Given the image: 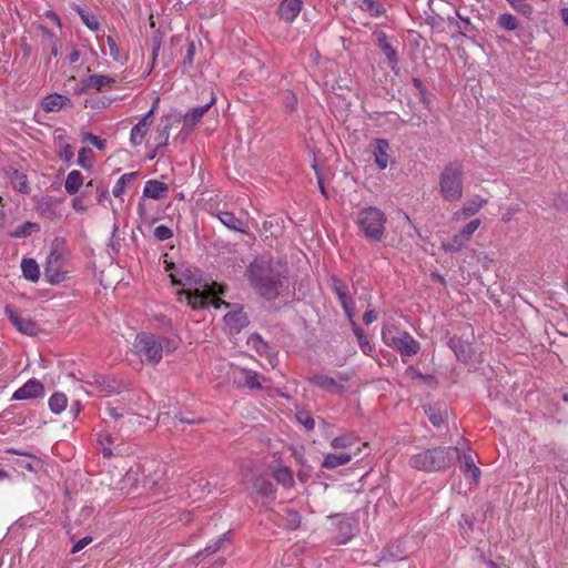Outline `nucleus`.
Masks as SVG:
<instances>
[{
  "label": "nucleus",
  "instance_id": "f257e3e1",
  "mask_svg": "<svg viewBox=\"0 0 568 568\" xmlns=\"http://www.w3.org/2000/svg\"><path fill=\"white\" fill-rule=\"evenodd\" d=\"M197 271L186 268L171 274L172 283L183 286L178 292V300L185 302L192 310H200L209 305L219 308L222 305L229 307L230 304L221 300L224 295V287L215 282L207 283L196 278Z\"/></svg>",
  "mask_w": 568,
  "mask_h": 568
},
{
  "label": "nucleus",
  "instance_id": "f03ea898",
  "mask_svg": "<svg viewBox=\"0 0 568 568\" xmlns=\"http://www.w3.org/2000/svg\"><path fill=\"white\" fill-rule=\"evenodd\" d=\"M247 276L251 285L257 293L268 300L278 295L282 286L281 266L275 264L272 258H256L247 270Z\"/></svg>",
  "mask_w": 568,
  "mask_h": 568
},
{
  "label": "nucleus",
  "instance_id": "7ed1b4c3",
  "mask_svg": "<svg viewBox=\"0 0 568 568\" xmlns=\"http://www.w3.org/2000/svg\"><path fill=\"white\" fill-rule=\"evenodd\" d=\"M179 341L171 337H160L151 333H140L134 341L138 356L151 365H156L164 353H172L178 348Z\"/></svg>",
  "mask_w": 568,
  "mask_h": 568
},
{
  "label": "nucleus",
  "instance_id": "20e7f679",
  "mask_svg": "<svg viewBox=\"0 0 568 568\" xmlns=\"http://www.w3.org/2000/svg\"><path fill=\"white\" fill-rule=\"evenodd\" d=\"M459 457L457 447H435L415 454L409 459V465L423 471H440L450 467Z\"/></svg>",
  "mask_w": 568,
  "mask_h": 568
},
{
  "label": "nucleus",
  "instance_id": "39448f33",
  "mask_svg": "<svg viewBox=\"0 0 568 568\" xmlns=\"http://www.w3.org/2000/svg\"><path fill=\"white\" fill-rule=\"evenodd\" d=\"M68 258L69 251L63 241L55 239L44 264V276L49 283L58 284L65 280L68 273L65 263Z\"/></svg>",
  "mask_w": 568,
  "mask_h": 568
},
{
  "label": "nucleus",
  "instance_id": "423d86ee",
  "mask_svg": "<svg viewBox=\"0 0 568 568\" xmlns=\"http://www.w3.org/2000/svg\"><path fill=\"white\" fill-rule=\"evenodd\" d=\"M355 223L363 234L376 242H379L385 232L386 216L375 206H368L357 212Z\"/></svg>",
  "mask_w": 568,
  "mask_h": 568
},
{
  "label": "nucleus",
  "instance_id": "0eeeda50",
  "mask_svg": "<svg viewBox=\"0 0 568 568\" xmlns=\"http://www.w3.org/2000/svg\"><path fill=\"white\" fill-rule=\"evenodd\" d=\"M463 170L458 163H449L439 175V192L447 202H457L463 196Z\"/></svg>",
  "mask_w": 568,
  "mask_h": 568
},
{
  "label": "nucleus",
  "instance_id": "6e6552de",
  "mask_svg": "<svg viewBox=\"0 0 568 568\" xmlns=\"http://www.w3.org/2000/svg\"><path fill=\"white\" fill-rule=\"evenodd\" d=\"M383 342L399 352L403 357H410L419 352V343L407 332L394 326H386L382 331Z\"/></svg>",
  "mask_w": 568,
  "mask_h": 568
},
{
  "label": "nucleus",
  "instance_id": "1a4fd4ad",
  "mask_svg": "<svg viewBox=\"0 0 568 568\" xmlns=\"http://www.w3.org/2000/svg\"><path fill=\"white\" fill-rule=\"evenodd\" d=\"M369 151L379 170H385L388 165L395 163L390 144L386 139H374L369 144Z\"/></svg>",
  "mask_w": 568,
  "mask_h": 568
},
{
  "label": "nucleus",
  "instance_id": "9d476101",
  "mask_svg": "<svg viewBox=\"0 0 568 568\" xmlns=\"http://www.w3.org/2000/svg\"><path fill=\"white\" fill-rule=\"evenodd\" d=\"M232 378L237 386L251 389H261L263 388V383L266 382V378L257 372L243 367H233Z\"/></svg>",
  "mask_w": 568,
  "mask_h": 568
},
{
  "label": "nucleus",
  "instance_id": "9b49d317",
  "mask_svg": "<svg viewBox=\"0 0 568 568\" xmlns=\"http://www.w3.org/2000/svg\"><path fill=\"white\" fill-rule=\"evenodd\" d=\"M4 313L7 314L10 323L22 334L34 336L39 332L38 324L29 317H23L13 311L10 306H6Z\"/></svg>",
  "mask_w": 568,
  "mask_h": 568
},
{
  "label": "nucleus",
  "instance_id": "f8f14e48",
  "mask_svg": "<svg viewBox=\"0 0 568 568\" xmlns=\"http://www.w3.org/2000/svg\"><path fill=\"white\" fill-rule=\"evenodd\" d=\"M215 215L220 220V222L227 229L240 233L247 232L248 214L246 212H242L241 215L237 216L230 211H219Z\"/></svg>",
  "mask_w": 568,
  "mask_h": 568
},
{
  "label": "nucleus",
  "instance_id": "ddd939ff",
  "mask_svg": "<svg viewBox=\"0 0 568 568\" xmlns=\"http://www.w3.org/2000/svg\"><path fill=\"white\" fill-rule=\"evenodd\" d=\"M361 448H355V452H337L327 453L324 455L321 464L324 469H335L339 466L348 464L354 457L358 456Z\"/></svg>",
  "mask_w": 568,
  "mask_h": 568
},
{
  "label": "nucleus",
  "instance_id": "4468645a",
  "mask_svg": "<svg viewBox=\"0 0 568 568\" xmlns=\"http://www.w3.org/2000/svg\"><path fill=\"white\" fill-rule=\"evenodd\" d=\"M43 395H44L43 384L36 378H31L13 393L12 399L13 400L33 399V398L42 397Z\"/></svg>",
  "mask_w": 568,
  "mask_h": 568
},
{
  "label": "nucleus",
  "instance_id": "2eb2a0df",
  "mask_svg": "<svg viewBox=\"0 0 568 568\" xmlns=\"http://www.w3.org/2000/svg\"><path fill=\"white\" fill-rule=\"evenodd\" d=\"M304 6V0H282L277 8V16L286 23H292L298 17Z\"/></svg>",
  "mask_w": 568,
  "mask_h": 568
},
{
  "label": "nucleus",
  "instance_id": "dca6fc26",
  "mask_svg": "<svg viewBox=\"0 0 568 568\" xmlns=\"http://www.w3.org/2000/svg\"><path fill=\"white\" fill-rule=\"evenodd\" d=\"M486 203H487V200H485L480 196H474L473 199L468 200L462 209L457 210L453 214L452 220L454 222L465 221V220L476 215Z\"/></svg>",
  "mask_w": 568,
  "mask_h": 568
},
{
  "label": "nucleus",
  "instance_id": "f3484780",
  "mask_svg": "<svg viewBox=\"0 0 568 568\" xmlns=\"http://www.w3.org/2000/svg\"><path fill=\"white\" fill-rule=\"evenodd\" d=\"M457 459L460 462V470L469 479L470 486H476L480 478V469L476 466L470 453H460Z\"/></svg>",
  "mask_w": 568,
  "mask_h": 568
},
{
  "label": "nucleus",
  "instance_id": "a211bd4d",
  "mask_svg": "<svg viewBox=\"0 0 568 568\" xmlns=\"http://www.w3.org/2000/svg\"><path fill=\"white\" fill-rule=\"evenodd\" d=\"M154 112V108L151 109L140 121L136 123L130 134V142L132 145L138 146L141 145L144 141L146 133L149 132L152 124V115Z\"/></svg>",
  "mask_w": 568,
  "mask_h": 568
},
{
  "label": "nucleus",
  "instance_id": "6ab92c4d",
  "mask_svg": "<svg viewBox=\"0 0 568 568\" xmlns=\"http://www.w3.org/2000/svg\"><path fill=\"white\" fill-rule=\"evenodd\" d=\"M247 345L252 349H254L260 356L266 357L268 361V364L272 367H275L276 365V354L275 352L270 347V345L263 341V338L258 334H252L247 338Z\"/></svg>",
  "mask_w": 568,
  "mask_h": 568
},
{
  "label": "nucleus",
  "instance_id": "aec40b11",
  "mask_svg": "<svg viewBox=\"0 0 568 568\" xmlns=\"http://www.w3.org/2000/svg\"><path fill=\"white\" fill-rule=\"evenodd\" d=\"M80 387L91 396L99 393L108 395L115 389L114 386L103 376H92V381H87L84 385L81 384Z\"/></svg>",
  "mask_w": 568,
  "mask_h": 568
},
{
  "label": "nucleus",
  "instance_id": "412c9836",
  "mask_svg": "<svg viewBox=\"0 0 568 568\" xmlns=\"http://www.w3.org/2000/svg\"><path fill=\"white\" fill-rule=\"evenodd\" d=\"M216 99L214 95L211 97L210 101L204 105L195 106L190 109L182 119L183 126L186 129L195 128L202 120L203 115L215 103Z\"/></svg>",
  "mask_w": 568,
  "mask_h": 568
},
{
  "label": "nucleus",
  "instance_id": "4be33fe9",
  "mask_svg": "<svg viewBox=\"0 0 568 568\" xmlns=\"http://www.w3.org/2000/svg\"><path fill=\"white\" fill-rule=\"evenodd\" d=\"M116 80L113 77L105 74H91L87 79L83 80V85L79 90L80 93H83L90 89H94L97 91H103L110 85L114 84Z\"/></svg>",
  "mask_w": 568,
  "mask_h": 568
},
{
  "label": "nucleus",
  "instance_id": "5701e85b",
  "mask_svg": "<svg viewBox=\"0 0 568 568\" xmlns=\"http://www.w3.org/2000/svg\"><path fill=\"white\" fill-rule=\"evenodd\" d=\"M169 187L165 183L158 180H149L144 184L143 196L152 200H163L168 196Z\"/></svg>",
  "mask_w": 568,
  "mask_h": 568
},
{
  "label": "nucleus",
  "instance_id": "b1692460",
  "mask_svg": "<svg viewBox=\"0 0 568 568\" xmlns=\"http://www.w3.org/2000/svg\"><path fill=\"white\" fill-rule=\"evenodd\" d=\"M41 105L45 112H58L71 106V100L65 95L52 93L43 98Z\"/></svg>",
  "mask_w": 568,
  "mask_h": 568
},
{
  "label": "nucleus",
  "instance_id": "393cba45",
  "mask_svg": "<svg viewBox=\"0 0 568 568\" xmlns=\"http://www.w3.org/2000/svg\"><path fill=\"white\" fill-rule=\"evenodd\" d=\"M224 323L231 333H237L246 326L247 317L242 308H235L225 314Z\"/></svg>",
  "mask_w": 568,
  "mask_h": 568
},
{
  "label": "nucleus",
  "instance_id": "a878e982",
  "mask_svg": "<svg viewBox=\"0 0 568 568\" xmlns=\"http://www.w3.org/2000/svg\"><path fill=\"white\" fill-rule=\"evenodd\" d=\"M357 443V436L352 433L341 434L331 439L329 446L337 452H355L354 446Z\"/></svg>",
  "mask_w": 568,
  "mask_h": 568
},
{
  "label": "nucleus",
  "instance_id": "bb28decb",
  "mask_svg": "<svg viewBox=\"0 0 568 568\" xmlns=\"http://www.w3.org/2000/svg\"><path fill=\"white\" fill-rule=\"evenodd\" d=\"M310 382L321 389L338 393L343 388V386L332 376L325 374L314 375L310 378Z\"/></svg>",
  "mask_w": 568,
  "mask_h": 568
},
{
  "label": "nucleus",
  "instance_id": "cd10ccee",
  "mask_svg": "<svg viewBox=\"0 0 568 568\" xmlns=\"http://www.w3.org/2000/svg\"><path fill=\"white\" fill-rule=\"evenodd\" d=\"M274 493L275 487L270 480L257 478L254 483L251 496L257 500L258 498H272Z\"/></svg>",
  "mask_w": 568,
  "mask_h": 568
},
{
  "label": "nucleus",
  "instance_id": "c85d7f7f",
  "mask_svg": "<svg viewBox=\"0 0 568 568\" xmlns=\"http://www.w3.org/2000/svg\"><path fill=\"white\" fill-rule=\"evenodd\" d=\"M84 183L83 175L80 171L72 170L64 180V190L69 195H75Z\"/></svg>",
  "mask_w": 568,
  "mask_h": 568
},
{
  "label": "nucleus",
  "instance_id": "c756f323",
  "mask_svg": "<svg viewBox=\"0 0 568 568\" xmlns=\"http://www.w3.org/2000/svg\"><path fill=\"white\" fill-rule=\"evenodd\" d=\"M138 176L136 172L122 174L113 186L112 194L114 197H121L125 190L130 187Z\"/></svg>",
  "mask_w": 568,
  "mask_h": 568
},
{
  "label": "nucleus",
  "instance_id": "7c9ffc66",
  "mask_svg": "<svg viewBox=\"0 0 568 568\" xmlns=\"http://www.w3.org/2000/svg\"><path fill=\"white\" fill-rule=\"evenodd\" d=\"M468 239L459 231L455 235H453L448 241L442 244L443 248L446 252H459L463 247H465L468 243Z\"/></svg>",
  "mask_w": 568,
  "mask_h": 568
},
{
  "label": "nucleus",
  "instance_id": "2f4dec72",
  "mask_svg": "<svg viewBox=\"0 0 568 568\" xmlns=\"http://www.w3.org/2000/svg\"><path fill=\"white\" fill-rule=\"evenodd\" d=\"M23 276L31 281L37 282L40 277V268L38 263L32 258H23L21 262Z\"/></svg>",
  "mask_w": 568,
  "mask_h": 568
},
{
  "label": "nucleus",
  "instance_id": "473e14b6",
  "mask_svg": "<svg viewBox=\"0 0 568 568\" xmlns=\"http://www.w3.org/2000/svg\"><path fill=\"white\" fill-rule=\"evenodd\" d=\"M335 291L348 320L353 322V318L355 317V311L353 301L348 296L346 287L337 286Z\"/></svg>",
  "mask_w": 568,
  "mask_h": 568
},
{
  "label": "nucleus",
  "instance_id": "72a5a7b5",
  "mask_svg": "<svg viewBox=\"0 0 568 568\" xmlns=\"http://www.w3.org/2000/svg\"><path fill=\"white\" fill-rule=\"evenodd\" d=\"M40 231V225L36 222H24L23 224L16 227L11 233L10 236L16 239H23L28 237L33 233H38Z\"/></svg>",
  "mask_w": 568,
  "mask_h": 568
},
{
  "label": "nucleus",
  "instance_id": "f704fd0d",
  "mask_svg": "<svg viewBox=\"0 0 568 568\" xmlns=\"http://www.w3.org/2000/svg\"><path fill=\"white\" fill-rule=\"evenodd\" d=\"M77 12L88 29H90L93 32H97L100 30V27H101L100 20L94 13H92L85 9H82L80 7H77Z\"/></svg>",
  "mask_w": 568,
  "mask_h": 568
},
{
  "label": "nucleus",
  "instance_id": "c9c22d12",
  "mask_svg": "<svg viewBox=\"0 0 568 568\" xmlns=\"http://www.w3.org/2000/svg\"><path fill=\"white\" fill-rule=\"evenodd\" d=\"M509 6L519 14L524 16L527 19H532L534 16V7L528 2V0H506Z\"/></svg>",
  "mask_w": 568,
  "mask_h": 568
},
{
  "label": "nucleus",
  "instance_id": "e433bc0d",
  "mask_svg": "<svg viewBox=\"0 0 568 568\" xmlns=\"http://www.w3.org/2000/svg\"><path fill=\"white\" fill-rule=\"evenodd\" d=\"M68 405V398L63 393L57 392L49 398V407L53 414L62 413Z\"/></svg>",
  "mask_w": 568,
  "mask_h": 568
},
{
  "label": "nucleus",
  "instance_id": "4c0bfd02",
  "mask_svg": "<svg viewBox=\"0 0 568 568\" xmlns=\"http://www.w3.org/2000/svg\"><path fill=\"white\" fill-rule=\"evenodd\" d=\"M10 181L16 191L22 194L29 193L30 189L28 185V180L23 173L19 172L18 170H13L10 175Z\"/></svg>",
  "mask_w": 568,
  "mask_h": 568
},
{
  "label": "nucleus",
  "instance_id": "58836bf2",
  "mask_svg": "<svg viewBox=\"0 0 568 568\" xmlns=\"http://www.w3.org/2000/svg\"><path fill=\"white\" fill-rule=\"evenodd\" d=\"M93 151L90 148H82L79 151L77 164L85 171H90L93 168Z\"/></svg>",
  "mask_w": 568,
  "mask_h": 568
},
{
  "label": "nucleus",
  "instance_id": "ea45409f",
  "mask_svg": "<svg viewBox=\"0 0 568 568\" xmlns=\"http://www.w3.org/2000/svg\"><path fill=\"white\" fill-rule=\"evenodd\" d=\"M377 43H378L379 48L383 50V52L385 53V55L387 57V59L389 60V62L396 63V61H397L396 51L392 47V44L388 41V38L385 33L378 34Z\"/></svg>",
  "mask_w": 568,
  "mask_h": 568
},
{
  "label": "nucleus",
  "instance_id": "a19ab883",
  "mask_svg": "<svg viewBox=\"0 0 568 568\" xmlns=\"http://www.w3.org/2000/svg\"><path fill=\"white\" fill-rule=\"evenodd\" d=\"M497 26L506 31H515L519 27L518 19L510 13H503L497 18Z\"/></svg>",
  "mask_w": 568,
  "mask_h": 568
},
{
  "label": "nucleus",
  "instance_id": "79ce46f5",
  "mask_svg": "<svg viewBox=\"0 0 568 568\" xmlns=\"http://www.w3.org/2000/svg\"><path fill=\"white\" fill-rule=\"evenodd\" d=\"M57 142L59 144V149L57 152L58 156L64 162L71 163L74 156L72 146L69 143L64 142L62 136L57 138Z\"/></svg>",
  "mask_w": 568,
  "mask_h": 568
},
{
  "label": "nucleus",
  "instance_id": "37998d69",
  "mask_svg": "<svg viewBox=\"0 0 568 568\" xmlns=\"http://www.w3.org/2000/svg\"><path fill=\"white\" fill-rule=\"evenodd\" d=\"M274 477L278 484L282 486L290 488L293 486V476L288 468L286 467H278L274 471Z\"/></svg>",
  "mask_w": 568,
  "mask_h": 568
},
{
  "label": "nucleus",
  "instance_id": "c03bdc74",
  "mask_svg": "<svg viewBox=\"0 0 568 568\" xmlns=\"http://www.w3.org/2000/svg\"><path fill=\"white\" fill-rule=\"evenodd\" d=\"M106 45L109 48V54L114 61L120 62L121 64L126 62V55L120 53V49L113 37H106Z\"/></svg>",
  "mask_w": 568,
  "mask_h": 568
},
{
  "label": "nucleus",
  "instance_id": "a18cd8bd",
  "mask_svg": "<svg viewBox=\"0 0 568 568\" xmlns=\"http://www.w3.org/2000/svg\"><path fill=\"white\" fill-rule=\"evenodd\" d=\"M361 8L373 17H381L385 13L384 7L374 0H361Z\"/></svg>",
  "mask_w": 568,
  "mask_h": 568
},
{
  "label": "nucleus",
  "instance_id": "49530a36",
  "mask_svg": "<svg viewBox=\"0 0 568 568\" xmlns=\"http://www.w3.org/2000/svg\"><path fill=\"white\" fill-rule=\"evenodd\" d=\"M71 206L78 213H85L90 207V202L88 201L87 194H75L71 201Z\"/></svg>",
  "mask_w": 568,
  "mask_h": 568
},
{
  "label": "nucleus",
  "instance_id": "de8ad7c7",
  "mask_svg": "<svg viewBox=\"0 0 568 568\" xmlns=\"http://www.w3.org/2000/svg\"><path fill=\"white\" fill-rule=\"evenodd\" d=\"M144 470H145V465H143L142 468L139 466L135 469L131 468L130 470H128L123 478L124 486H126V485L138 486V484H139L138 477H139L140 473H144Z\"/></svg>",
  "mask_w": 568,
  "mask_h": 568
},
{
  "label": "nucleus",
  "instance_id": "09e8293b",
  "mask_svg": "<svg viewBox=\"0 0 568 568\" xmlns=\"http://www.w3.org/2000/svg\"><path fill=\"white\" fill-rule=\"evenodd\" d=\"M351 324H352L353 331L358 339L362 351L365 354H368V352H371L372 347H371L367 338L365 337L364 332L358 327V325L355 323L354 320H353V322H351Z\"/></svg>",
  "mask_w": 568,
  "mask_h": 568
},
{
  "label": "nucleus",
  "instance_id": "8fccbe9b",
  "mask_svg": "<svg viewBox=\"0 0 568 568\" xmlns=\"http://www.w3.org/2000/svg\"><path fill=\"white\" fill-rule=\"evenodd\" d=\"M480 224L481 221L479 219L471 220L460 230V232L468 239V241H470Z\"/></svg>",
  "mask_w": 568,
  "mask_h": 568
},
{
  "label": "nucleus",
  "instance_id": "3c124183",
  "mask_svg": "<svg viewBox=\"0 0 568 568\" xmlns=\"http://www.w3.org/2000/svg\"><path fill=\"white\" fill-rule=\"evenodd\" d=\"M227 538V532L221 535L216 540L210 542L203 550L206 555H212L221 549L222 545L225 542Z\"/></svg>",
  "mask_w": 568,
  "mask_h": 568
},
{
  "label": "nucleus",
  "instance_id": "603ef678",
  "mask_svg": "<svg viewBox=\"0 0 568 568\" xmlns=\"http://www.w3.org/2000/svg\"><path fill=\"white\" fill-rule=\"evenodd\" d=\"M19 468L27 469L30 473H37L41 466V460L37 457V460H19L17 462Z\"/></svg>",
  "mask_w": 568,
  "mask_h": 568
},
{
  "label": "nucleus",
  "instance_id": "864d4df0",
  "mask_svg": "<svg viewBox=\"0 0 568 568\" xmlns=\"http://www.w3.org/2000/svg\"><path fill=\"white\" fill-rule=\"evenodd\" d=\"M173 236V232L165 225H159L154 229V237L159 241H166Z\"/></svg>",
  "mask_w": 568,
  "mask_h": 568
},
{
  "label": "nucleus",
  "instance_id": "5fc2aeb1",
  "mask_svg": "<svg viewBox=\"0 0 568 568\" xmlns=\"http://www.w3.org/2000/svg\"><path fill=\"white\" fill-rule=\"evenodd\" d=\"M83 141L90 142L92 145H94L98 150H104L106 148V141L100 139L99 136L92 134V133H85L83 135Z\"/></svg>",
  "mask_w": 568,
  "mask_h": 568
},
{
  "label": "nucleus",
  "instance_id": "6e6d98bb",
  "mask_svg": "<svg viewBox=\"0 0 568 568\" xmlns=\"http://www.w3.org/2000/svg\"><path fill=\"white\" fill-rule=\"evenodd\" d=\"M138 213H139V216L141 217V220L146 223H151L154 221V219H153L152 214H150V212L148 210V205L143 199L138 204Z\"/></svg>",
  "mask_w": 568,
  "mask_h": 568
},
{
  "label": "nucleus",
  "instance_id": "4d7b16f0",
  "mask_svg": "<svg viewBox=\"0 0 568 568\" xmlns=\"http://www.w3.org/2000/svg\"><path fill=\"white\" fill-rule=\"evenodd\" d=\"M428 418L430 423L437 428L442 427L445 422L443 414L433 409L428 412Z\"/></svg>",
  "mask_w": 568,
  "mask_h": 568
},
{
  "label": "nucleus",
  "instance_id": "13d9d810",
  "mask_svg": "<svg viewBox=\"0 0 568 568\" xmlns=\"http://www.w3.org/2000/svg\"><path fill=\"white\" fill-rule=\"evenodd\" d=\"M297 420L308 430L313 429L315 426L314 419L305 413H300Z\"/></svg>",
  "mask_w": 568,
  "mask_h": 568
},
{
  "label": "nucleus",
  "instance_id": "bf43d9fd",
  "mask_svg": "<svg viewBox=\"0 0 568 568\" xmlns=\"http://www.w3.org/2000/svg\"><path fill=\"white\" fill-rule=\"evenodd\" d=\"M91 541H92V538L89 536L81 538L80 540L74 542V545L72 546L71 552L72 554L79 552L84 547H87L89 544H91Z\"/></svg>",
  "mask_w": 568,
  "mask_h": 568
},
{
  "label": "nucleus",
  "instance_id": "052dcab7",
  "mask_svg": "<svg viewBox=\"0 0 568 568\" xmlns=\"http://www.w3.org/2000/svg\"><path fill=\"white\" fill-rule=\"evenodd\" d=\"M7 452L10 453V454H14V455H19V456H23V457H28L30 459L37 460V456L34 454H32L31 452H28V450H20V449H16V448H10Z\"/></svg>",
  "mask_w": 568,
  "mask_h": 568
},
{
  "label": "nucleus",
  "instance_id": "680f3d73",
  "mask_svg": "<svg viewBox=\"0 0 568 568\" xmlns=\"http://www.w3.org/2000/svg\"><path fill=\"white\" fill-rule=\"evenodd\" d=\"M168 140H169V126L165 125L163 128L162 132H160L158 146L166 145Z\"/></svg>",
  "mask_w": 568,
  "mask_h": 568
},
{
  "label": "nucleus",
  "instance_id": "e2e57ef3",
  "mask_svg": "<svg viewBox=\"0 0 568 568\" xmlns=\"http://www.w3.org/2000/svg\"><path fill=\"white\" fill-rule=\"evenodd\" d=\"M376 318L377 316L373 310H367L363 315V321L366 325L372 324Z\"/></svg>",
  "mask_w": 568,
  "mask_h": 568
},
{
  "label": "nucleus",
  "instance_id": "0e129e2a",
  "mask_svg": "<svg viewBox=\"0 0 568 568\" xmlns=\"http://www.w3.org/2000/svg\"><path fill=\"white\" fill-rule=\"evenodd\" d=\"M80 51L75 49L74 47L71 48L70 53L68 55V60L70 63H75L80 59Z\"/></svg>",
  "mask_w": 568,
  "mask_h": 568
},
{
  "label": "nucleus",
  "instance_id": "69168bd1",
  "mask_svg": "<svg viewBox=\"0 0 568 568\" xmlns=\"http://www.w3.org/2000/svg\"><path fill=\"white\" fill-rule=\"evenodd\" d=\"M159 476L156 478H146L144 476V479H143V483H142V486L148 488V489H152L156 484H158V480H159Z\"/></svg>",
  "mask_w": 568,
  "mask_h": 568
},
{
  "label": "nucleus",
  "instance_id": "338daca9",
  "mask_svg": "<svg viewBox=\"0 0 568 568\" xmlns=\"http://www.w3.org/2000/svg\"><path fill=\"white\" fill-rule=\"evenodd\" d=\"M108 410V414L114 418V419H118V418H121L123 416L122 412H120L118 408L115 407H108L106 408Z\"/></svg>",
  "mask_w": 568,
  "mask_h": 568
},
{
  "label": "nucleus",
  "instance_id": "774afa93",
  "mask_svg": "<svg viewBox=\"0 0 568 568\" xmlns=\"http://www.w3.org/2000/svg\"><path fill=\"white\" fill-rule=\"evenodd\" d=\"M559 14L562 22L568 27V8H561Z\"/></svg>",
  "mask_w": 568,
  "mask_h": 568
}]
</instances>
